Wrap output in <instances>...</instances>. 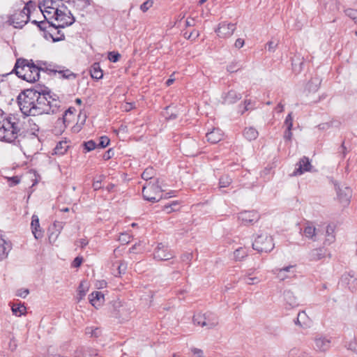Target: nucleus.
I'll return each instance as SVG.
<instances>
[{"label": "nucleus", "instance_id": "obj_1", "mask_svg": "<svg viewBox=\"0 0 357 357\" xmlns=\"http://www.w3.org/2000/svg\"><path fill=\"white\" fill-rule=\"evenodd\" d=\"M17 102L26 116L54 114L59 111L61 101L47 87L36 86L22 91L17 96Z\"/></svg>", "mask_w": 357, "mask_h": 357}, {"label": "nucleus", "instance_id": "obj_2", "mask_svg": "<svg viewBox=\"0 0 357 357\" xmlns=\"http://www.w3.org/2000/svg\"><path fill=\"white\" fill-rule=\"evenodd\" d=\"M25 119V116L20 119L10 115L3 122H0V141L11 143L23 137L26 132Z\"/></svg>", "mask_w": 357, "mask_h": 357}, {"label": "nucleus", "instance_id": "obj_3", "mask_svg": "<svg viewBox=\"0 0 357 357\" xmlns=\"http://www.w3.org/2000/svg\"><path fill=\"white\" fill-rule=\"evenodd\" d=\"M29 61H31V68L39 75L40 72H44L50 75L58 73L60 77L67 79H74L77 77L75 73L64 66L49 63L46 61L39 60L34 62L32 59H30Z\"/></svg>", "mask_w": 357, "mask_h": 357}, {"label": "nucleus", "instance_id": "obj_4", "mask_svg": "<svg viewBox=\"0 0 357 357\" xmlns=\"http://www.w3.org/2000/svg\"><path fill=\"white\" fill-rule=\"evenodd\" d=\"M30 62L24 58L17 59L13 71L18 77L28 82L34 83L39 80L40 75L33 70Z\"/></svg>", "mask_w": 357, "mask_h": 357}, {"label": "nucleus", "instance_id": "obj_5", "mask_svg": "<svg viewBox=\"0 0 357 357\" xmlns=\"http://www.w3.org/2000/svg\"><path fill=\"white\" fill-rule=\"evenodd\" d=\"M158 183V180H156L155 183H152L151 182H149L143 187L142 196L144 199L154 203L160 201L162 198L172 197L174 196V192L173 191L163 195L162 190Z\"/></svg>", "mask_w": 357, "mask_h": 357}, {"label": "nucleus", "instance_id": "obj_6", "mask_svg": "<svg viewBox=\"0 0 357 357\" xmlns=\"http://www.w3.org/2000/svg\"><path fill=\"white\" fill-rule=\"evenodd\" d=\"M31 1L27 3L22 9L15 10L8 17V22L16 29H22L29 20L31 10L29 4Z\"/></svg>", "mask_w": 357, "mask_h": 357}, {"label": "nucleus", "instance_id": "obj_7", "mask_svg": "<svg viewBox=\"0 0 357 357\" xmlns=\"http://www.w3.org/2000/svg\"><path fill=\"white\" fill-rule=\"evenodd\" d=\"M274 247L275 244L272 236L266 233L257 235L252 243V248L258 252H269Z\"/></svg>", "mask_w": 357, "mask_h": 357}, {"label": "nucleus", "instance_id": "obj_8", "mask_svg": "<svg viewBox=\"0 0 357 357\" xmlns=\"http://www.w3.org/2000/svg\"><path fill=\"white\" fill-rule=\"evenodd\" d=\"M154 259L159 261H167L174 257V252L163 243H158L153 252Z\"/></svg>", "mask_w": 357, "mask_h": 357}, {"label": "nucleus", "instance_id": "obj_9", "mask_svg": "<svg viewBox=\"0 0 357 357\" xmlns=\"http://www.w3.org/2000/svg\"><path fill=\"white\" fill-rule=\"evenodd\" d=\"M314 349L317 352L325 353L331 347V337L317 335L314 337Z\"/></svg>", "mask_w": 357, "mask_h": 357}, {"label": "nucleus", "instance_id": "obj_10", "mask_svg": "<svg viewBox=\"0 0 357 357\" xmlns=\"http://www.w3.org/2000/svg\"><path fill=\"white\" fill-rule=\"evenodd\" d=\"M54 19L61 22L60 26L61 28L69 26L75 22V19L70 11L66 13H62V11L58 9L54 10Z\"/></svg>", "mask_w": 357, "mask_h": 357}, {"label": "nucleus", "instance_id": "obj_11", "mask_svg": "<svg viewBox=\"0 0 357 357\" xmlns=\"http://www.w3.org/2000/svg\"><path fill=\"white\" fill-rule=\"evenodd\" d=\"M259 215L255 211H245L238 213V220L245 226L251 225L257 222Z\"/></svg>", "mask_w": 357, "mask_h": 357}, {"label": "nucleus", "instance_id": "obj_12", "mask_svg": "<svg viewBox=\"0 0 357 357\" xmlns=\"http://www.w3.org/2000/svg\"><path fill=\"white\" fill-rule=\"evenodd\" d=\"M236 29V24L222 22L218 24V27L215 30L219 37L229 38L233 35Z\"/></svg>", "mask_w": 357, "mask_h": 357}, {"label": "nucleus", "instance_id": "obj_13", "mask_svg": "<svg viewBox=\"0 0 357 357\" xmlns=\"http://www.w3.org/2000/svg\"><path fill=\"white\" fill-rule=\"evenodd\" d=\"M296 166V167L293 173L294 176L301 175L304 172H310L312 168L309 158L306 156L301 158Z\"/></svg>", "mask_w": 357, "mask_h": 357}, {"label": "nucleus", "instance_id": "obj_14", "mask_svg": "<svg viewBox=\"0 0 357 357\" xmlns=\"http://www.w3.org/2000/svg\"><path fill=\"white\" fill-rule=\"evenodd\" d=\"M341 280L342 282L347 284L348 288L351 291L357 290V278L355 276L353 271L343 274L341 277Z\"/></svg>", "mask_w": 357, "mask_h": 357}, {"label": "nucleus", "instance_id": "obj_15", "mask_svg": "<svg viewBox=\"0 0 357 357\" xmlns=\"http://www.w3.org/2000/svg\"><path fill=\"white\" fill-rule=\"evenodd\" d=\"M43 17L45 18V20H42V21L32 20L31 23L37 25V26L39 28V29L44 32V37L47 39V31H48L49 29H52L53 30H56V29L54 27V24L47 21V17L45 14H43Z\"/></svg>", "mask_w": 357, "mask_h": 357}, {"label": "nucleus", "instance_id": "obj_16", "mask_svg": "<svg viewBox=\"0 0 357 357\" xmlns=\"http://www.w3.org/2000/svg\"><path fill=\"white\" fill-rule=\"evenodd\" d=\"M205 317L206 319L204 320L205 322H204V327L205 326L208 329H213L218 325L219 319L215 314L211 312H206Z\"/></svg>", "mask_w": 357, "mask_h": 357}, {"label": "nucleus", "instance_id": "obj_17", "mask_svg": "<svg viewBox=\"0 0 357 357\" xmlns=\"http://www.w3.org/2000/svg\"><path fill=\"white\" fill-rule=\"evenodd\" d=\"M54 27L56 30H53L52 29H49L48 31H47V39L49 38H52L54 42H59L61 40H63L65 39V35L63 33H62L61 31L59 30V28H61L60 26V24L58 26H56L54 24Z\"/></svg>", "mask_w": 357, "mask_h": 357}, {"label": "nucleus", "instance_id": "obj_18", "mask_svg": "<svg viewBox=\"0 0 357 357\" xmlns=\"http://www.w3.org/2000/svg\"><path fill=\"white\" fill-rule=\"evenodd\" d=\"M222 98L225 103L234 104L241 99L242 96L240 93L231 89L225 93Z\"/></svg>", "mask_w": 357, "mask_h": 357}, {"label": "nucleus", "instance_id": "obj_19", "mask_svg": "<svg viewBox=\"0 0 357 357\" xmlns=\"http://www.w3.org/2000/svg\"><path fill=\"white\" fill-rule=\"evenodd\" d=\"M294 323L301 328H306L309 326L310 319L305 311H301L298 312L296 319L294 320Z\"/></svg>", "mask_w": 357, "mask_h": 357}, {"label": "nucleus", "instance_id": "obj_20", "mask_svg": "<svg viewBox=\"0 0 357 357\" xmlns=\"http://www.w3.org/2000/svg\"><path fill=\"white\" fill-rule=\"evenodd\" d=\"M127 265L124 261H116L112 263L111 271L114 276H119L126 272Z\"/></svg>", "mask_w": 357, "mask_h": 357}, {"label": "nucleus", "instance_id": "obj_21", "mask_svg": "<svg viewBox=\"0 0 357 357\" xmlns=\"http://www.w3.org/2000/svg\"><path fill=\"white\" fill-rule=\"evenodd\" d=\"M304 59L299 54H296L291 58V66L294 72L296 74L300 73L303 70Z\"/></svg>", "mask_w": 357, "mask_h": 357}, {"label": "nucleus", "instance_id": "obj_22", "mask_svg": "<svg viewBox=\"0 0 357 357\" xmlns=\"http://www.w3.org/2000/svg\"><path fill=\"white\" fill-rule=\"evenodd\" d=\"M319 229L317 230L311 223H307V225L303 229V234L305 236L314 241H317V236H319Z\"/></svg>", "mask_w": 357, "mask_h": 357}, {"label": "nucleus", "instance_id": "obj_23", "mask_svg": "<svg viewBox=\"0 0 357 357\" xmlns=\"http://www.w3.org/2000/svg\"><path fill=\"white\" fill-rule=\"evenodd\" d=\"M327 255V250L324 248H319L312 250L309 252L310 261H318L324 258Z\"/></svg>", "mask_w": 357, "mask_h": 357}, {"label": "nucleus", "instance_id": "obj_24", "mask_svg": "<svg viewBox=\"0 0 357 357\" xmlns=\"http://www.w3.org/2000/svg\"><path fill=\"white\" fill-rule=\"evenodd\" d=\"M11 250V243L6 241L2 237H0V261L8 257V252Z\"/></svg>", "mask_w": 357, "mask_h": 357}, {"label": "nucleus", "instance_id": "obj_25", "mask_svg": "<svg viewBox=\"0 0 357 357\" xmlns=\"http://www.w3.org/2000/svg\"><path fill=\"white\" fill-rule=\"evenodd\" d=\"M104 300V294L100 291H93L89 295V301L95 307L101 305Z\"/></svg>", "mask_w": 357, "mask_h": 357}, {"label": "nucleus", "instance_id": "obj_26", "mask_svg": "<svg viewBox=\"0 0 357 357\" xmlns=\"http://www.w3.org/2000/svg\"><path fill=\"white\" fill-rule=\"evenodd\" d=\"M337 197L340 202L344 204H348L351 197V190L349 188H345L344 190L339 189L337 192Z\"/></svg>", "mask_w": 357, "mask_h": 357}, {"label": "nucleus", "instance_id": "obj_27", "mask_svg": "<svg viewBox=\"0 0 357 357\" xmlns=\"http://www.w3.org/2000/svg\"><path fill=\"white\" fill-rule=\"evenodd\" d=\"M31 227L32 233L36 239H39L43 237V232L40 229L39 219L37 215H33L32 216Z\"/></svg>", "mask_w": 357, "mask_h": 357}, {"label": "nucleus", "instance_id": "obj_28", "mask_svg": "<svg viewBox=\"0 0 357 357\" xmlns=\"http://www.w3.org/2000/svg\"><path fill=\"white\" fill-rule=\"evenodd\" d=\"M206 137L208 142L216 144L222 139V133L220 129H213L206 134Z\"/></svg>", "mask_w": 357, "mask_h": 357}, {"label": "nucleus", "instance_id": "obj_29", "mask_svg": "<svg viewBox=\"0 0 357 357\" xmlns=\"http://www.w3.org/2000/svg\"><path fill=\"white\" fill-rule=\"evenodd\" d=\"M44 10L40 9L41 12L45 14L50 15L53 13L54 17V10L57 7L56 1L54 0H45L43 2ZM40 8H41L40 7Z\"/></svg>", "mask_w": 357, "mask_h": 357}, {"label": "nucleus", "instance_id": "obj_30", "mask_svg": "<svg viewBox=\"0 0 357 357\" xmlns=\"http://www.w3.org/2000/svg\"><path fill=\"white\" fill-rule=\"evenodd\" d=\"M69 146H70L67 141H60L57 142L55 148L54 149L53 154L63 155L67 152Z\"/></svg>", "mask_w": 357, "mask_h": 357}, {"label": "nucleus", "instance_id": "obj_31", "mask_svg": "<svg viewBox=\"0 0 357 357\" xmlns=\"http://www.w3.org/2000/svg\"><path fill=\"white\" fill-rule=\"evenodd\" d=\"M90 75L93 79H100L103 77V72L98 63H94L90 68Z\"/></svg>", "mask_w": 357, "mask_h": 357}, {"label": "nucleus", "instance_id": "obj_32", "mask_svg": "<svg viewBox=\"0 0 357 357\" xmlns=\"http://www.w3.org/2000/svg\"><path fill=\"white\" fill-rule=\"evenodd\" d=\"M259 132L254 127L245 128L243 130V136L248 141L255 140L257 138Z\"/></svg>", "mask_w": 357, "mask_h": 357}, {"label": "nucleus", "instance_id": "obj_33", "mask_svg": "<svg viewBox=\"0 0 357 357\" xmlns=\"http://www.w3.org/2000/svg\"><path fill=\"white\" fill-rule=\"evenodd\" d=\"M70 123L69 121H68L66 119H63V118H59L56 123H55V126H54V131L56 134H59V133H62L66 128L68 126V124Z\"/></svg>", "mask_w": 357, "mask_h": 357}, {"label": "nucleus", "instance_id": "obj_34", "mask_svg": "<svg viewBox=\"0 0 357 357\" xmlns=\"http://www.w3.org/2000/svg\"><path fill=\"white\" fill-rule=\"evenodd\" d=\"M252 273L253 271L252 270H248V271L241 277V280L249 285L259 283L260 280L257 277H251Z\"/></svg>", "mask_w": 357, "mask_h": 357}, {"label": "nucleus", "instance_id": "obj_35", "mask_svg": "<svg viewBox=\"0 0 357 357\" xmlns=\"http://www.w3.org/2000/svg\"><path fill=\"white\" fill-rule=\"evenodd\" d=\"M334 226L328 225L326 229V240L325 244L330 245L335 241V236L334 234Z\"/></svg>", "mask_w": 357, "mask_h": 357}, {"label": "nucleus", "instance_id": "obj_36", "mask_svg": "<svg viewBox=\"0 0 357 357\" xmlns=\"http://www.w3.org/2000/svg\"><path fill=\"white\" fill-rule=\"evenodd\" d=\"M321 80L318 77H312L307 84V90L310 92H316L321 84Z\"/></svg>", "mask_w": 357, "mask_h": 357}, {"label": "nucleus", "instance_id": "obj_37", "mask_svg": "<svg viewBox=\"0 0 357 357\" xmlns=\"http://www.w3.org/2000/svg\"><path fill=\"white\" fill-rule=\"evenodd\" d=\"M284 301L287 302V304L290 307H294L297 305V301L296 297L294 296V294L290 290L284 291Z\"/></svg>", "mask_w": 357, "mask_h": 357}, {"label": "nucleus", "instance_id": "obj_38", "mask_svg": "<svg viewBox=\"0 0 357 357\" xmlns=\"http://www.w3.org/2000/svg\"><path fill=\"white\" fill-rule=\"evenodd\" d=\"M91 0H71V3L77 10H84L91 4Z\"/></svg>", "mask_w": 357, "mask_h": 357}, {"label": "nucleus", "instance_id": "obj_39", "mask_svg": "<svg viewBox=\"0 0 357 357\" xmlns=\"http://www.w3.org/2000/svg\"><path fill=\"white\" fill-rule=\"evenodd\" d=\"M12 312L13 314L17 317H20L22 314H24L26 310V307L21 303L13 304L11 307Z\"/></svg>", "mask_w": 357, "mask_h": 357}, {"label": "nucleus", "instance_id": "obj_40", "mask_svg": "<svg viewBox=\"0 0 357 357\" xmlns=\"http://www.w3.org/2000/svg\"><path fill=\"white\" fill-rule=\"evenodd\" d=\"M88 284L86 282L82 281L78 287V301H81L85 296L88 291Z\"/></svg>", "mask_w": 357, "mask_h": 357}, {"label": "nucleus", "instance_id": "obj_41", "mask_svg": "<svg viewBox=\"0 0 357 357\" xmlns=\"http://www.w3.org/2000/svg\"><path fill=\"white\" fill-rule=\"evenodd\" d=\"M248 255L245 248H239L234 252V257L236 261H241Z\"/></svg>", "mask_w": 357, "mask_h": 357}, {"label": "nucleus", "instance_id": "obj_42", "mask_svg": "<svg viewBox=\"0 0 357 357\" xmlns=\"http://www.w3.org/2000/svg\"><path fill=\"white\" fill-rule=\"evenodd\" d=\"M206 313L202 314V313H197L193 316V322L195 325L200 326L202 327H204V322L206 319Z\"/></svg>", "mask_w": 357, "mask_h": 357}, {"label": "nucleus", "instance_id": "obj_43", "mask_svg": "<svg viewBox=\"0 0 357 357\" xmlns=\"http://www.w3.org/2000/svg\"><path fill=\"white\" fill-rule=\"evenodd\" d=\"M155 175V170L153 167H147L144 169L143 173L142 174V178L144 180L148 181L153 178Z\"/></svg>", "mask_w": 357, "mask_h": 357}, {"label": "nucleus", "instance_id": "obj_44", "mask_svg": "<svg viewBox=\"0 0 357 357\" xmlns=\"http://www.w3.org/2000/svg\"><path fill=\"white\" fill-rule=\"evenodd\" d=\"M178 202L174 201L170 204H166L163 207V210L166 211L167 213H170L173 211H176L178 210Z\"/></svg>", "mask_w": 357, "mask_h": 357}, {"label": "nucleus", "instance_id": "obj_45", "mask_svg": "<svg viewBox=\"0 0 357 357\" xmlns=\"http://www.w3.org/2000/svg\"><path fill=\"white\" fill-rule=\"evenodd\" d=\"M178 202L174 201L170 204H166L163 207V210L166 211L167 213H170L173 211H176L178 210Z\"/></svg>", "mask_w": 357, "mask_h": 357}, {"label": "nucleus", "instance_id": "obj_46", "mask_svg": "<svg viewBox=\"0 0 357 357\" xmlns=\"http://www.w3.org/2000/svg\"><path fill=\"white\" fill-rule=\"evenodd\" d=\"M178 202L174 201L170 204H166L163 207V210L166 211L167 213H170L173 211H176L178 210Z\"/></svg>", "mask_w": 357, "mask_h": 357}, {"label": "nucleus", "instance_id": "obj_47", "mask_svg": "<svg viewBox=\"0 0 357 357\" xmlns=\"http://www.w3.org/2000/svg\"><path fill=\"white\" fill-rule=\"evenodd\" d=\"M232 179L228 175H224L219 180L220 188H226L231 183Z\"/></svg>", "mask_w": 357, "mask_h": 357}, {"label": "nucleus", "instance_id": "obj_48", "mask_svg": "<svg viewBox=\"0 0 357 357\" xmlns=\"http://www.w3.org/2000/svg\"><path fill=\"white\" fill-rule=\"evenodd\" d=\"M347 16L351 18L354 22L357 20V9L347 8L344 10Z\"/></svg>", "mask_w": 357, "mask_h": 357}, {"label": "nucleus", "instance_id": "obj_49", "mask_svg": "<svg viewBox=\"0 0 357 357\" xmlns=\"http://www.w3.org/2000/svg\"><path fill=\"white\" fill-rule=\"evenodd\" d=\"M241 65L238 62H232L227 67V70L229 73H235L241 68Z\"/></svg>", "mask_w": 357, "mask_h": 357}, {"label": "nucleus", "instance_id": "obj_50", "mask_svg": "<svg viewBox=\"0 0 357 357\" xmlns=\"http://www.w3.org/2000/svg\"><path fill=\"white\" fill-rule=\"evenodd\" d=\"M84 149L86 152L94 150L97 146V144L93 140H89L84 142Z\"/></svg>", "mask_w": 357, "mask_h": 357}, {"label": "nucleus", "instance_id": "obj_51", "mask_svg": "<svg viewBox=\"0 0 357 357\" xmlns=\"http://www.w3.org/2000/svg\"><path fill=\"white\" fill-rule=\"evenodd\" d=\"M110 142V139L107 136H102L99 139V143L97 144L98 147L105 148Z\"/></svg>", "mask_w": 357, "mask_h": 357}, {"label": "nucleus", "instance_id": "obj_52", "mask_svg": "<svg viewBox=\"0 0 357 357\" xmlns=\"http://www.w3.org/2000/svg\"><path fill=\"white\" fill-rule=\"evenodd\" d=\"M75 111H76V109L75 107H70L67 110L65 111L62 117L63 118V119H66L68 121L70 122L71 119H68V116H72V117H74V113Z\"/></svg>", "mask_w": 357, "mask_h": 357}, {"label": "nucleus", "instance_id": "obj_53", "mask_svg": "<svg viewBox=\"0 0 357 357\" xmlns=\"http://www.w3.org/2000/svg\"><path fill=\"white\" fill-rule=\"evenodd\" d=\"M120 58H121V54L118 52H110L108 54V59L111 62H114V63L117 62Z\"/></svg>", "mask_w": 357, "mask_h": 357}, {"label": "nucleus", "instance_id": "obj_54", "mask_svg": "<svg viewBox=\"0 0 357 357\" xmlns=\"http://www.w3.org/2000/svg\"><path fill=\"white\" fill-rule=\"evenodd\" d=\"M293 268L292 266H286L284 268H280V269H277L275 271H278V277L282 280H284L285 279V276L284 275H282V273L283 272H288L289 271V270Z\"/></svg>", "mask_w": 357, "mask_h": 357}, {"label": "nucleus", "instance_id": "obj_55", "mask_svg": "<svg viewBox=\"0 0 357 357\" xmlns=\"http://www.w3.org/2000/svg\"><path fill=\"white\" fill-rule=\"evenodd\" d=\"M29 294V290L28 289L22 288V289H19L16 291L15 295L18 297L24 298L27 296V295Z\"/></svg>", "mask_w": 357, "mask_h": 357}, {"label": "nucleus", "instance_id": "obj_56", "mask_svg": "<svg viewBox=\"0 0 357 357\" xmlns=\"http://www.w3.org/2000/svg\"><path fill=\"white\" fill-rule=\"evenodd\" d=\"M119 241L123 244H128L130 241V236L126 233L121 234Z\"/></svg>", "mask_w": 357, "mask_h": 357}, {"label": "nucleus", "instance_id": "obj_57", "mask_svg": "<svg viewBox=\"0 0 357 357\" xmlns=\"http://www.w3.org/2000/svg\"><path fill=\"white\" fill-rule=\"evenodd\" d=\"M284 125L287 126L289 129H292L293 126V117L291 116V113H289L284 121Z\"/></svg>", "mask_w": 357, "mask_h": 357}, {"label": "nucleus", "instance_id": "obj_58", "mask_svg": "<svg viewBox=\"0 0 357 357\" xmlns=\"http://www.w3.org/2000/svg\"><path fill=\"white\" fill-rule=\"evenodd\" d=\"M153 6V1L151 0H147L146 1L144 2L141 6L140 9L143 12L147 11L151 6Z\"/></svg>", "mask_w": 357, "mask_h": 357}, {"label": "nucleus", "instance_id": "obj_59", "mask_svg": "<svg viewBox=\"0 0 357 357\" xmlns=\"http://www.w3.org/2000/svg\"><path fill=\"white\" fill-rule=\"evenodd\" d=\"M192 258V254L190 252H185L183 254L181 257V260L183 262H187L189 263Z\"/></svg>", "mask_w": 357, "mask_h": 357}, {"label": "nucleus", "instance_id": "obj_60", "mask_svg": "<svg viewBox=\"0 0 357 357\" xmlns=\"http://www.w3.org/2000/svg\"><path fill=\"white\" fill-rule=\"evenodd\" d=\"M114 155V150L112 149H108L102 155L105 160H108L112 158Z\"/></svg>", "mask_w": 357, "mask_h": 357}, {"label": "nucleus", "instance_id": "obj_61", "mask_svg": "<svg viewBox=\"0 0 357 357\" xmlns=\"http://www.w3.org/2000/svg\"><path fill=\"white\" fill-rule=\"evenodd\" d=\"M17 347V344L15 337H12L8 343V348L11 351H14L16 350Z\"/></svg>", "mask_w": 357, "mask_h": 357}, {"label": "nucleus", "instance_id": "obj_62", "mask_svg": "<svg viewBox=\"0 0 357 357\" xmlns=\"http://www.w3.org/2000/svg\"><path fill=\"white\" fill-rule=\"evenodd\" d=\"M199 36V31H195V30H194L193 31H192L189 34H188L187 32L184 33L185 38H186L188 39H190V38L195 39Z\"/></svg>", "mask_w": 357, "mask_h": 357}, {"label": "nucleus", "instance_id": "obj_63", "mask_svg": "<svg viewBox=\"0 0 357 357\" xmlns=\"http://www.w3.org/2000/svg\"><path fill=\"white\" fill-rule=\"evenodd\" d=\"M191 351L195 357H204V352L200 349L193 347L191 349Z\"/></svg>", "mask_w": 357, "mask_h": 357}, {"label": "nucleus", "instance_id": "obj_64", "mask_svg": "<svg viewBox=\"0 0 357 357\" xmlns=\"http://www.w3.org/2000/svg\"><path fill=\"white\" fill-rule=\"evenodd\" d=\"M349 348L357 352V335L354 337V340L349 344Z\"/></svg>", "mask_w": 357, "mask_h": 357}]
</instances>
